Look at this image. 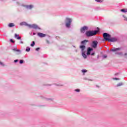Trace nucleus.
Wrapping results in <instances>:
<instances>
[{"mask_svg": "<svg viewBox=\"0 0 127 127\" xmlns=\"http://www.w3.org/2000/svg\"><path fill=\"white\" fill-rule=\"evenodd\" d=\"M103 38L105 40L109 42H116L118 40L116 38H112L111 35L107 33H103Z\"/></svg>", "mask_w": 127, "mask_h": 127, "instance_id": "f257e3e1", "label": "nucleus"}, {"mask_svg": "<svg viewBox=\"0 0 127 127\" xmlns=\"http://www.w3.org/2000/svg\"><path fill=\"white\" fill-rule=\"evenodd\" d=\"M97 33H98V31H86L85 34L87 37H90L91 36L96 35Z\"/></svg>", "mask_w": 127, "mask_h": 127, "instance_id": "f03ea898", "label": "nucleus"}, {"mask_svg": "<svg viewBox=\"0 0 127 127\" xmlns=\"http://www.w3.org/2000/svg\"><path fill=\"white\" fill-rule=\"evenodd\" d=\"M66 22L65 23L66 27H67V28L71 27V23L72 22V19L69 18H66Z\"/></svg>", "mask_w": 127, "mask_h": 127, "instance_id": "7ed1b4c3", "label": "nucleus"}, {"mask_svg": "<svg viewBox=\"0 0 127 127\" xmlns=\"http://www.w3.org/2000/svg\"><path fill=\"white\" fill-rule=\"evenodd\" d=\"M97 45H98V42H97V41H94L92 42L91 47L93 48L96 49V48H97Z\"/></svg>", "mask_w": 127, "mask_h": 127, "instance_id": "20e7f679", "label": "nucleus"}, {"mask_svg": "<svg viewBox=\"0 0 127 127\" xmlns=\"http://www.w3.org/2000/svg\"><path fill=\"white\" fill-rule=\"evenodd\" d=\"M28 27H29L30 28H33L34 29H37V28H38V26H37V25L36 24H29Z\"/></svg>", "mask_w": 127, "mask_h": 127, "instance_id": "39448f33", "label": "nucleus"}, {"mask_svg": "<svg viewBox=\"0 0 127 127\" xmlns=\"http://www.w3.org/2000/svg\"><path fill=\"white\" fill-rule=\"evenodd\" d=\"M89 29V28L87 26H84L82 28H81L80 31L82 32V33H84L85 32V30H88Z\"/></svg>", "mask_w": 127, "mask_h": 127, "instance_id": "423d86ee", "label": "nucleus"}, {"mask_svg": "<svg viewBox=\"0 0 127 127\" xmlns=\"http://www.w3.org/2000/svg\"><path fill=\"white\" fill-rule=\"evenodd\" d=\"M91 51H93V49L90 47L88 48L87 49V55H91Z\"/></svg>", "mask_w": 127, "mask_h": 127, "instance_id": "0eeeda50", "label": "nucleus"}, {"mask_svg": "<svg viewBox=\"0 0 127 127\" xmlns=\"http://www.w3.org/2000/svg\"><path fill=\"white\" fill-rule=\"evenodd\" d=\"M37 35H38V36H39V37H41V38L45 37V36H46V34H45L42 33H38Z\"/></svg>", "mask_w": 127, "mask_h": 127, "instance_id": "6e6552de", "label": "nucleus"}, {"mask_svg": "<svg viewBox=\"0 0 127 127\" xmlns=\"http://www.w3.org/2000/svg\"><path fill=\"white\" fill-rule=\"evenodd\" d=\"M119 50H121L120 48L112 49L111 50V51H112V52H116L117 51H119Z\"/></svg>", "mask_w": 127, "mask_h": 127, "instance_id": "1a4fd4ad", "label": "nucleus"}, {"mask_svg": "<svg viewBox=\"0 0 127 127\" xmlns=\"http://www.w3.org/2000/svg\"><path fill=\"white\" fill-rule=\"evenodd\" d=\"M87 42H89V40H84L81 41V44H82V45H86V43H87Z\"/></svg>", "mask_w": 127, "mask_h": 127, "instance_id": "9d476101", "label": "nucleus"}, {"mask_svg": "<svg viewBox=\"0 0 127 127\" xmlns=\"http://www.w3.org/2000/svg\"><path fill=\"white\" fill-rule=\"evenodd\" d=\"M79 48L82 51H84L86 49V46L84 45H81L80 46Z\"/></svg>", "mask_w": 127, "mask_h": 127, "instance_id": "9b49d317", "label": "nucleus"}, {"mask_svg": "<svg viewBox=\"0 0 127 127\" xmlns=\"http://www.w3.org/2000/svg\"><path fill=\"white\" fill-rule=\"evenodd\" d=\"M20 25H25V26H28L29 24H27L26 22H22L20 23Z\"/></svg>", "mask_w": 127, "mask_h": 127, "instance_id": "f8f14e48", "label": "nucleus"}, {"mask_svg": "<svg viewBox=\"0 0 127 127\" xmlns=\"http://www.w3.org/2000/svg\"><path fill=\"white\" fill-rule=\"evenodd\" d=\"M82 56H83V58H84L85 59H86V58H87V56L85 54V52H82Z\"/></svg>", "mask_w": 127, "mask_h": 127, "instance_id": "ddd939ff", "label": "nucleus"}, {"mask_svg": "<svg viewBox=\"0 0 127 127\" xmlns=\"http://www.w3.org/2000/svg\"><path fill=\"white\" fill-rule=\"evenodd\" d=\"M9 27H13L14 26V24L11 23L8 24Z\"/></svg>", "mask_w": 127, "mask_h": 127, "instance_id": "4468645a", "label": "nucleus"}, {"mask_svg": "<svg viewBox=\"0 0 127 127\" xmlns=\"http://www.w3.org/2000/svg\"><path fill=\"white\" fill-rule=\"evenodd\" d=\"M33 7V5H27V8H29V9H31Z\"/></svg>", "mask_w": 127, "mask_h": 127, "instance_id": "2eb2a0df", "label": "nucleus"}, {"mask_svg": "<svg viewBox=\"0 0 127 127\" xmlns=\"http://www.w3.org/2000/svg\"><path fill=\"white\" fill-rule=\"evenodd\" d=\"M115 54H117L118 55H120L121 56H123V53H119V52H116L115 53Z\"/></svg>", "mask_w": 127, "mask_h": 127, "instance_id": "dca6fc26", "label": "nucleus"}, {"mask_svg": "<svg viewBox=\"0 0 127 127\" xmlns=\"http://www.w3.org/2000/svg\"><path fill=\"white\" fill-rule=\"evenodd\" d=\"M12 50L13 51H17V52H20V50H17L16 48L13 49Z\"/></svg>", "mask_w": 127, "mask_h": 127, "instance_id": "f3484780", "label": "nucleus"}, {"mask_svg": "<svg viewBox=\"0 0 127 127\" xmlns=\"http://www.w3.org/2000/svg\"><path fill=\"white\" fill-rule=\"evenodd\" d=\"M121 11H123V12H127V9H122Z\"/></svg>", "mask_w": 127, "mask_h": 127, "instance_id": "a211bd4d", "label": "nucleus"}, {"mask_svg": "<svg viewBox=\"0 0 127 127\" xmlns=\"http://www.w3.org/2000/svg\"><path fill=\"white\" fill-rule=\"evenodd\" d=\"M34 45H35V42L34 41H33L32 43L31 44V46H32V47H33Z\"/></svg>", "mask_w": 127, "mask_h": 127, "instance_id": "6ab92c4d", "label": "nucleus"}, {"mask_svg": "<svg viewBox=\"0 0 127 127\" xmlns=\"http://www.w3.org/2000/svg\"><path fill=\"white\" fill-rule=\"evenodd\" d=\"M26 51H27V52H29V51H30V48L29 47H27L26 49Z\"/></svg>", "mask_w": 127, "mask_h": 127, "instance_id": "aec40b11", "label": "nucleus"}, {"mask_svg": "<svg viewBox=\"0 0 127 127\" xmlns=\"http://www.w3.org/2000/svg\"><path fill=\"white\" fill-rule=\"evenodd\" d=\"M82 73H86V72H87V69H82Z\"/></svg>", "mask_w": 127, "mask_h": 127, "instance_id": "412c9836", "label": "nucleus"}, {"mask_svg": "<svg viewBox=\"0 0 127 127\" xmlns=\"http://www.w3.org/2000/svg\"><path fill=\"white\" fill-rule=\"evenodd\" d=\"M120 86H123L122 83H120L117 84V87H120Z\"/></svg>", "mask_w": 127, "mask_h": 127, "instance_id": "4be33fe9", "label": "nucleus"}, {"mask_svg": "<svg viewBox=\"0 0 127 127\" xmlns=\"http://www.w3.org/2000/svg\"><path fill=\"white\" fill-rule=\"evenodd\" d=\"M19 35L17 34H15V38H16V37H17L18 36H19Z\"/></svg>", "mask_w": 127, "mask_h": 127, "instance_id": "5701e85b", "label": "nucleus"}, {"mask_svg": "<svg viewBox=\"0 0 127 127\" xmlns=\"http://www.w3.org/2000/svg\"><path fill=\"white\" fill-rule=\"evenodd\" d=\"M23 63V61L22 60H20V64H22Z\"/></svg>", "mask_w": 127, "mask_h": 127, "instance_id": "b1692460", "label": "nucleus"}, {"mask_svg": "<svg viewBox=\"0 0 127 127\" xmlns=\"http://www.w3.org/2000/svg\"><path fill=\"white\" fill-rule=\"evenodd\" d=\"M75 92H80V89H77L75 90Z\"/></svg>", "mask_w": 127, "mask_h": 127, "instance_id": "393cba45", "label": "nucleus"}, {"mask_svg": "<svg viewBox=\"0 0 127 127\" xmlns=\"http://www.w3.org/2000/svg\"><path fill=\"white\" fill-rule=\"evenodd\" d=\"M39 49H40V48H37L36 49V51H38V50H39Z\"/></svg>", "mask_w": 127, "mask_h": 127, "instance_id": "a878e982", "label": "nucleus"}, {"mask_svg": "<svg viewBox=\"0 0 127 127\" xmlns=\"http://www.w3.org/2000/svg\"><path fill=\"white\" fill-rule=\"evenodd\" d=\"M10 42H12V43H14V41L12 39H10Z\"/></svg>", "mask_w": 127, "mask_h": 127, "instance_id": "bb28decb", "label": "nucleus"}, {"mask_svg": "<svg viewBox=\"0 0 127 127\" xmlns=\"http://www.w3.org/2000/svg\"><path fill=\"white\" fill-rule=\"evenodd\" d=\"M17 39H18V40L21 39V37H18L17 38Z\"/></svg>", "mask_w": 127, "mask_h": 127, "instance_id": "cd10ccee", "label": "nucleus"}, {"mask_svg": "<svg viewBox=\"0 0 127 127\" xmlns=\"http://www.w3.org/2000/svg\"><path fill=\"white\" fill-rule=\"evenodd\" d=\"M107 57H108V56H107V55H104V56H103V58H107Z\"/></svg>", "mask_w": 127, "mask_h": 127, "instance_id": "c85d7f7f", "label": "nucleus"}, {"mask_svg": "<svg viewBox=\"0 0 127 127\" xmlns=\"http://www.w3.org/2000/svg\"><path fill=\"white\" fill-rule=\"evenodd\" d=\"M96 1H97V2H101L102 1V0H95Z\"/></svg>", "mask_w": 127, "mask_h": 127, "instance_id": "c756f323", "label": "nucleus"}, {"mask_svg": "<svg viewBox=\"0 0 127 127\" xmlns=\"http://www.w3.org/2000/svg\"><path fill=\"white\" fill-rule=\"evenodd\" d=\"M91 55L92 56H94V55H95V53H92V54H91Z\"/></svg>", "mask_w": 127, "mask_h": 127, "instance_id": "7c9ffc66", "label": "nucleus"}, {"mask_svg": "<svg viewBox=\"0 0 127 127\" xmlns=\"http://www.w3.org/2000/svg\"><path fill=\"white\" fill-rule=\"evenodd\" d=\"M114 80H120V79H119L118 78H114Z\"/></svg>", "mask_w": 127, "mask_h": 127, "instance_id": "2f4dec72", "label": "nucleus"}, {"mask_svg": "<svg viewBox=\"0 0 127 127\" xmlns=\"http://www.w3.org/2000/svg\"><path fill=\"white\" fill-rule=\"evenodd\" d=\"M14 62L15 63H16V62H18V60H14Z\"/></svg>", "mask_w": 127, "mask_h": 127, "instance_id": "473e14b6", "label": "nucleus"}, {"mask_svg": "<svg viewBox=\"0 0 127 127\" xmlns=\"http://www.w3.org/2000/svg\"><path fill=\"white\" fill-rule=\"evenodd\" d=\"M125 20H126L127 21V17H125Z\"/></svg>", "mask_w": 127, "mask_h": 127, "instance_id": "72a5a7b5", "label": "nucleus"}, {"mask_svg": "<svg viewBox=\"0 0 127 127\" xmlns=\"http://www.w3.org/2000/svg\"><path fill=\"white\" fill-rule=\"evenodd\" d=\"M124 55L125 56H126V57H127V53H125Z\"/></svg>", "mask_w": 127, "mask_h": 127, "instance_id": "f704fd0d", "label": "nucleus"}, {"mask_svg": "<svg viewBox=\"0 0 127 127\" xmlns=\"http://www.w3.org/2000/svg\"><path fill=\"white\" fill-rule=\"evenodd\" d=\"M0 65H2V63H1V62H0Z\"/></svg>", "mask_w": 127, "mask_h": 127, "instance_id": "c9c22d12", "label": "nucleus"}, {"mask_svg": "<svg viewBox=\"0 0 127 127\" xmlns=\"http://www.w3.org/2000/svg\"><path fill=\"white\" fill-rule=\"evenodd\" d=\"M20 43H21L22 44L23 43V42H22V41H21L20 42Z\"/></svg>", "mask_w": 127, "mask_h": 127, "instance_id": "e433bc0d", "label": "nucleus"}, {"mask_svg": "<svg viewBox=\"0 0 127 127\" xmlns=\"http://www.w3.org/2000/svg\"><path fill=\"white\" fill-rule=\"evenodd\" d=\"M47 42L48 43H49V41L47 40Z\"/></svg>", "mask_w": 127, "mask_h": 127, "instance_id": "4c0bfd02", "label": "nucleus"}, {"mask_svg": "<svg viewBox=\"0 0 127 127\" xmlns=\"http://www.w3.org/2000/svg\"><path fill=\"white\" fill-rule=\"evenodd\" d=\"M33 34H34H34H35L34 33H33Z\"/></svg>", "mask_w": 127, "mask_h": 127, "instance_id": "58836bf2", "label": "nucleus"}]
</instances>
